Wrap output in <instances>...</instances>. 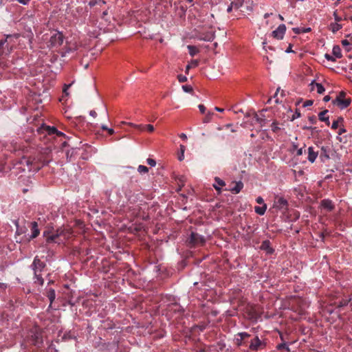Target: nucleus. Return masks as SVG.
<instances>
[{
  "instance_id": "1",
  "label": "nucleus",
  "mask_w": 352,
  "mask_h": 352,
  "mask_svg": "<svg viewBox=\"0 0 352 352\" xmlns=\"http://www.w3.org/2000/svg\"><path fill=\"white\" fill-rule=\"evenodd\" d=\"M187 243L190 248L202 246L206 243V239L204 236L197 232H192L187 240Z\"/></svg>"
},
{
  "instance_id": "2",
  "label": "nucleus",
  "mask_w": 352,
  "mask_h": 352,
  "mask_svg": "<svg viewBox=\"0 0 352 352\" xmlns=\"http://www.w3.org/2000/svg\"><path fill=\"white\" fill-rule=\"evenodd\" d=\"M65 232V230H63V228H59L54 231V233H52L51 235H49V230H45L43 232V236L45 237L47 243H57V239L60 236H62V235H64Z\"/></svg>"
},
{
  "instance_id": "3",
  "label": "nucleus",
  "mask_w": 352,
  "mask_h": 352,
  "mask_svg": "<svg viewBox=\"0 0 352 352\" xmlns=\"http://www.w3.org/2000/svg\"><path fill=\"white\" fill-rule=\"evenodd\" d=\"M65 232V230H63V228H59L54 231V233H52L51 235H49V230H45L43 232V236L45 237L47 243H57V239L60 236H62V235H64Z\"/></svg>"
},
{
  "instance_id": "4",
  "label": "nucleus",
  "mask_w": 352,
  "mask_h": 352,
  "mask_svg": "<svg viewBox=\"0 0 352 352\" xmlns=\"http://www.w3.org/2000/svg\"><path fill=\"white\" fill-rule=\"evenodd\" d=\"M65 232V230H63V228H59L54 231V233H52L51 235H49V230H45L43 232V236L45 237L47 243H57V239L60 236H62V235H64Z\"/></svg>"
},
{
  "instance_id": "5",
  "label": "nucleus",
  "mask_w": 352,
  "mask_h": 352,
  "mask_svg": "<svg viewBox=\"0 0 352 352\" xmlns=\"http://www.w3.org/2000/svg\"><path fill=\"white\" fill-rule=\"evenodd\" d=\"M39 133H45L48 135H56L58 137H65V135L61 132L58 131V129L55 126H50L45 124H43L38 130Z\"/></svg>"
},
{
  "instance_id": "6",
  "label": "nucleus",
  "mask_w": 352,
  "mask_h": 352,
  "mask_svg": "<svg viewBox=\"0 0 352 352\" xmlns=\"http://www.w3.org/2000/svg\"><path fill=\"white\" fill-rule=\"evenodd\" d=\"M266 346V342L264 340H261L258 336H255L251 340L249 345V349L253 351H257L258 350L264 349Z\"/></svg>"
},
{
  "instance_id": "7",
  "label": "nucleus",
  "mask_w": 352,
  "mask_h": 352,
  "mask_svg": "<svg viewBox=\"0 0 352 352\" xmlns=\"http://www.w3.org/2000/svg\"><path fill=\"white\" fill-rule=\"evenodd\" d=\"M45 263L42 261L38 256H36L34 258L33 262L30 265V268L32 270L33 272H35L36 273V272H42L45 268Z\"/></svg>"
},
{
  "instance_id": "8",
  "label": "nucleus",
  "mask_w": 352,
  "mask_h": 352,
  "mask_svg": "<svg viewBox=\"0 0 352 352\" xmlns=\"http://www.w3.org/2000/svg\"><path fill=\"white\" fill-rule=\"evenodd\" d=\"M30 340L31 343L35 346H36L38 349L41 348V346H43V340L41 332H32V335L30 336Z\"/></svg>"
},
{
  "instance_id": "9",
  "label": "nucleus",
  "mask_w": 352,
  "mask_h": 352,
  "mask_svg": "<svg viewBox=\"0 0 352 352\" xmlns=\"http://www.w3.org/2000/svg\"><path fill=\"white\" fill-rule=\"evenodd\" d=\"M64 36L61 32H56L50 39V45L53 47L60 46L63 43Z\"/></svg>"
},
{
  "instance_id": "10",
  "label": "nucleus",
  "mask_w": 352,
  "mask_h": 352,
  "mask_svg": "<svg viewBox=\"0 0 352 352\" xmlns=\"http://www.w3.org/2000/svg\"><path fill=\"white\" fill-rule=\"evenodd\" d=\"M250 337L247 332H239L234 336V342L237 346H241L245 344V340Z\"/></svg>"
},
{
  "instance_id": "11",
  "label": "nucleus",
  "mask_w": 352,
  "mask_h": 352,
  "mask_svg": "<svg viewBox=\"0 0 352 352\" xmlns=\"http://www.w3.org/2000/svg\"><path fill=\"white\" fill-rule=\"evenodd\" d=\"M286 32V26L285 24H280L278 27L272 32V36L276 39H283Z\"/></svg>"
},
{
  "instance_id": "12",
  "label": "nucleus",
  "mask_w": 352,
  "mask_h": 352,
  "mask_svg": "<svg viewBox=\"0 0 352 352\" xmlns=\"http://www.w3.org/2000/svg\"><path fill=\"white\" fill-rule=\"evenodd\" d=\"M168 311L170 314H177L178 317L182 316L184 311V309L177 303H173L168 306Z\"/></svg>"
},
{
  "instance_id": "13",
  "label": "nucleus",
  "mask_w": 352,
  "mask_h": 352,
  "mask_svg": "<svg viewBox=\"0 0 352 352\" xmlns=\"http://www.w3.org/2000/svg\"><path fill=\"white\" fill-rule=\"evenodd\" d=\"M351 99L350 98H343L342 100H340V98H336L333 101V103L334 104H336L341 109L347 108L351 104Z\"/></svg>"
},
{
  "instance_id": "14",
  "label": "nucleus",
  "mask_w": 352,
  "mask_h": 352,
  "mask_svg": "<svg viewBox=\"0 0 352 352\" xmlns=\"http://www.w3.org/2000/svg\"><path fill=\"white\" fill-rule=\"evenodd\" d=\"M274 206L278 210H287L288 202L285 198L279 197L277 201L274 202Z\"/></svg>"
},
{
  "instance_id": "15",
  "label": "nucleus",
  "mask_w": 352,
  "mask_h": 352,
  "mask_svg": "<svg viewBox=\"0 0 352 352\" xmlns=\"http://www.w3.org/2000/svg\"><path fill=\"white\" fill-rule=\"evenodd\" d=\"M226 186V182L218 177H214V183L212 184L214 188L217 190L218 195L221 193V187Z\"/></svg>"
},
{
  "instance_id": "16",
  "label": "nucleus",
  "mask_w": 352,
  "mask_h": 352,
  "mask_svg": "<svg viewBox=\"0 0 352 352\" xmlns=\"http://www.w3.org/2000/svg\"><path fill=\"white\" fill-rule=\"evenodd\" d=\"M307 152H308V160L309 162H310L311 163H314L318 154H319V151H315V148L313 146H309L307 149Z\"/></svg>"
},
{
  "instance_id": "17",
  "label": "nucleus",
  "mask_w": 352,
  "mask_h": 352,
  "mask_svg": "<svg viewBox=\"0 0 352 352\" xmlns=\"http://www.w3.org/2000/svg\"><path fill=\"white\" fill-rule=\"evenodd\" d=\"M30 228L32 234L30 236V239H35L40 234V230L38 229V223L36 221H32L30 223Z\"/></svg>"
},
{
  "instance_id": "18",
  "label": "nucleus",
  "mask_w": 352,
  "mask_h": 352,
  "mask_svg": "<svg viewBox=\"0 0 352 352\" xmlns=\"http://www.w3.org/2000/svg\"><path fill=\"white\" fill-rule=\"evenodd\" d=\"M248 318L256 321L260 317L259 311L255 307H251L248 312Z\"/></svg>"
},
{
  "instance_id": "19",
  "label": "nucleus",
  "mask_w": 352,
  "mask_h": 352,
  "mask_svg": "<svg viewBox=\"0 0 352 352\" xmlns=\"http://www.w3.org/2000/svg\"><path fill=\"white\" fill-rule=\"evenodd\" d=\"M260 248L262 250L266 251L268 254H272L274 249L271 247V243L269 240H265L262 242Z\"/></svg>"
},
{
  "instance_id": "20",
  "label": "nucleus",
  "mask_w": 352,
  "mask_h": 352,
  "mask_svg": "<svg viewBox=\"0 0 352 352\" xmlns=\"http://www.w3.org/2000/svg\"><path fill=\"white\" fill-rule=\"evenodd\" d=\"M329 149L328 147L322 146L319 152V155L322 162H324L329 159Z\"/></svg>"
},
{
  "instance_id": "21",
  "label": "nucleus",
  "mask_w": 352,
  "mask_h": 352,
  "mask_svg": "<svg viewBox=\"0 0 352 352\" xmlns=\"http://www.w3.org/2000/svg\"><path fill=\"white\" fill-rule=\"evenodd\" d=\"M33 273H34V278H33L34 283L37 284L39 286H43L44 284V279L42 276V274H41L42 272H36V273L35 272H33Z\"/></svg>"
},
{
  "instance_id": "22",
  "label": "nucleus",
  "mask_w": 352,
  "mask_h": 352,
  "mask_svg": "<svg viewBox=\"0 0 352 352\" xmlns=\"http://www.w3.org/2000/svg\"><path fill=\"white\" fill-rule=\"evenodd\" d=\"M321 206L329 212L332 211L334 209V205L330 199L322 200Z\"/></svg>"
},
{
  "instance_id": "23",
  "label": "nucleus",
  "mask_w": 352,
  "mask_h": 352,
  "mask_svg": "<svg viewBox=\"0 0 352 352\" xmlns=\"http://www.w3.org/2000/svg\"><path fill=\"white\" fill-rule=\"evenodd\" d=\"M215 38V32L213 31L208 32L203 34L199 38L200 40L204 41H212Z\"/></svg>"
},
{
  "instance_id": "24",
  "label": "nucleus",
  "mask_w": 352,
  "mask_h": 352,
  "mask_svg": "<svg viewBox=\"0 0 352 352\" xmlns=\"http://www.w3.org/2000/svg\"><path fill=\"white\" fill-rule=\"evenodd\" d=\"M310 86H311V90L313 91L315 89V88L316 89V91H317V93L319 94H322L324 91H325V89L324 87H323V85L320 83H318V82H314V81L310 84Z\"/></svg>"
},
{
  "instance_id": "25",
  "label": "nucleus",
  "mask_w": 352,
  "mask_h": 352,
  "mask_svg": "<svg viewBox=\"0 0 352 352\" xmlns=\"http://www.w3.org/2000/svg\"><path fill=\"white\" fill-rule=\"evenodd\" d=\"M243 184L242 182L239 181V182L235 183V185L234 187H232L230 189H226V190H230L232 193L238 194L243 189Z\"/></svg>"
},
{
  "instance_id": "26",
  "label": "nucleus",
  "mask_w": 352,
  "mask_h": 352,
  "mask_svg": "<svg viewBox=\"0 0 352 352\" xmlns=\"http://www.w3.org/2000/svg\"><path fill=\"white\" fill-rule=\"evenodd\" d=\"M253 118L258 124H260L261 127H263L267 123V120L265 119V116H259L256 113H254Z\"/></svg>"
},
{
  "instance_id": "27",
  "label": "nucleus",
  "mask_w": 352,
  "mask_h": 352,
  "mask_svg": "<svg viewBox=\"0 0 352 352\" xmlns=\"http://www.w3.org/2000/svg\"><path fill=\"white\" fill-rule=\"evenodd\" d=\"M45 294L46 296L48 298L51 305L56 298L55 290L52 288L47 289Z\"/></svg>"
},
{
  "instance_id": "28",
  "label": "nucleus",
  "mask_w": 352,
  "mask_h": 352,
  "mask_svg": "<svg viewBox=\"0 0 352 352\" xmlns=\"http://www.w3.org/2000/svg\"><path fill=\"white\" fill-rule=\"evenodd\" d=\"M279 93H280V98H283L285 96V91L280 90V87H278L276 89V93L274 94V95L273 96L274 98L275 99L276 103H277V104L282 102V100H280V97L278 96Z\"/></svg>"
},
{
  "instance_id": "29",
  "label": "nucleus",
  "mask_w": 352,
  "mask_h": 352,
  "mask_svg": "<svg viewBox=\"0 0 352 352\" xmlns=\"http://www.w3.org/2000/svg\"><path fill=\"white\" fill-rule=\"evenodd\" d=\"M328 113V110H324L319 113L318 114V118L320 121L324 122L327 125L330 124L329 116H326L327 113Z\"/></svg>"
},
{
  "instance_id": "30",
  "label": "nucleus",
  "mask_w": 352,
  "mask_h": 352,
  "mask_svg": "<svg viewBox=\"0 0 352 352\" xmlns=\"http://www.w3.org/2000/svg\"><path fill=\"white\" fill-rule=\"evenodd\" d=\"M342 28V25L338 23H331L329 29L331 30L333 33H336L338 31L341 30Z\"/></svg>"
},
{
  "instance_id": "31",
  "label": "nucleus",
  "mask_w": 352,
  "mask_h": 352,
  "mask_svg": "<svg viewBox=\"0 0 352 352\" xmlns=\"http://www.w3.org/2000/svg\"><path fill=\"white\" fill-rule=\"evenodd\" d=\"M199 61L198 60H192L186 67L185 72L188 73V71L191 68H195L198 67Z\"/></svg>"
},
{
  "instance_id": "32",
  "label": "nucleus",
  "mask_w": 352,
  "mask_h": 352,
  "mask_svg": "<svg viewBox=\"0 0 352 352\" xmlns=\"http://www.w3.org/2000/svg\"><path fill=\"white\" fill-rule=\"evenodd\" d=\"M332 53L333 55L336 57V58H340L342 56L341 49L339 45L333 46Z\"/></svg>"
},
{
  "instance_id": "33",
  "label": "nucleus",
  "mask_w": 352,
  "mask_h": 352,
  "mask_svg": "<svg viewBox=\"0 0 352 352\" xmlns=\"http://www.w3.org/2000/svg\"><path fill=\"white\" fill-rule=\"evenodd\" d=\"M271 129L273 133H278L281 131L279 122L276 120H274L271 124Z\"/></svg>"
},
{
  "instance_id": "34",
  "label": "nucleus",
  "mask_w": 352,
  "mask_h": 352,
  "mask_svg": "<svg viewBox=\"0 0 352 352\" xmlns=\"http://www.w3.org/2000/svg\"><path fill=\"white\" fill-rule=\"evenodd\" d=\"M266 209H267V206L265 204L261 207L256 206L254 208V210H255L256 213H257L259 215H263L266 211Z\"/></svg>"
},
{
  "instance_id": "35",
  "label": "nucleus",
  "mask_w": 352,
  "mask_h": 352,
  "mask_svg": "<svg viewBox=\"0 0 352 352\" xmlns=\"http://www.w3.org/2000/svg\"><path fill=\"white\" fill-rule=\"evenodd\" d=\"M121 124H126V122H122ZM127 124L135 127L137 129H138L140 131H146V124H133V123H131V122L127 123Z\"/></svg>"
},
{
  "instance_id": "36",
  "label": "nucleus",
  "mask_w": 352,
  "mask_h": 352,
  "mask_svg": "<svg viewBox=\"0 0 352 352\" xmlns=\"http://www.w3.org/2000/svg\"><path fill=\"white\" fill-rule=\"evenodd\" d=\"M20 164H22V165L25 164L27 166L29 171H31L32 170V168L31 167L32 163L28 158L23 157L20 161Z\"/></svg>"
},
{
  "instance_id": "37",
  "label": "nucleus",
  "mask_w": 352,
  "mask_h": 352,
  "mask_svg": "<svg viewBox=\"0 0 352 352\" xmlns=\"http://www.w3.org/2000/svg\"><path fill=\"white\" fill-rule=\"evenodd\" d=\"M188 52H189V54L191 56H194L195 55H196L197 53H199V50L197 49V47L196 46H194V45H188Z\"/></svg>"
},
{
  "instance_id": "38",
  "label": "nucleus",
  "mask_w": 352,
  "mask_h": 352,
  "mask_svg": "<svg viewBox=\"0 0 352 352\" xmlns=\"http://www.w3.org/2000/svg\"><path fill=\"white\" fill-rule=\"evenodd\" d=\"M11 35H7L6 38L0 41V56L4 53L3 46L7 43V39L10 37Z\"/></svg>"
},
{
  "instance_id": "39",
  "label": "nucleus",
  "mask_w": 352,
  "mask_h": 352,
  "mask_svg": "<svg viewBox=\"0 0 352 352\" xmlns=\"http://www.w3.org/2000/svg\"><path fill=\"white\" fill-rule=\"evenodd\" d=\"M276 349L278 350L285 349L287 352L290 351L288 344L285 342H283L282 343L278 344L276 346Z\"/></svg>"
},
{
  "instance_id": "40",
  "label": "nucleus",
  "mask_w": 352,
  "mask_h": 352,
  "mask_svg": "<svg viewBox=\"0 0 352 352\" xmlns=\"http://www.w3.org/2000/svg\"><path fill=\"white\" fill-rule=\"evenodd\" d=\"M243 0H236L232 1L231 4L233 6L234 9H239L243 6Z\"/></svg>"
},
{
  "instance_id": "41",
  "label": "nucleus",
  "mask_w": 352,
  "mask_h": 352,
  "mask_svg": "<svg viewBox=\"0 0 352 352\" xmlns=\"http://www.w3.org/2000/svg\"><path fill=\"white\" fill-rule=\"evenodd\" d=\"M343 122V118L342 117H339L337 120H334L331 124L332 129H337L339 126L340 122Z\"/></svg>"
},
{
  "instance_id": "42",
  "label": "nucleus",
  "mask_w": 352,
  "mask_h": 352,
  "mask_svg": "<svg viewBox=\"0 0 352 352\" xmlns=\"http://www.w3.org/2000/svg\"><path fill=\"white\" fill-rule=\"evenodd\" d=\"M212 116H213V113L208 112L206 113V115L205 116V117H204V118L203 120V122L204 123H208V122H210L211 120H212Z\"/></svg>"
},
{
  "instance_id": "43",
  "label": "nucleus",
  "mask_w": 352,
  "mask_h": 352,
  "mask_svg": "<svg viewBox=\"0 0 352 352\" xmlns=\"http://www.w3.org/2000/svg\"><path fill=\"white\" fill-rule=\"evenodd\" d=\"M138 170L140 173H146L148 172V168L144 165H140L138 168Z\"/></svg>"
},
{
  "instance_id": "44",
  "label": "nucleus",
  "mask_w": 352,
  "mask_h": 352,
  "mask_svg": "<svg viewBox=\"0 0 352 352\" xmlns=\"http://www.w3.org/2000/svg\"><path fill=\"white\" fill-rule=\"evenodd\" d=\"M350 300H351L350 298L349 299H342L341 301L339 302L338 306L339 307H345L349 304Z\"/></svg>"
},
{
  "instance_id": "45",
  "label": "nucleus",
  "mask_w": 352,
  "mask_h": 352,
  "mask_svg": "<svg viewBox=\"0 0 352 352\" xmlns=\"http://www.w3.org/2000/svg\"><path fill=\"white\" fill-rule=\"evenodd\" d=\"M63 230H65V234L62 235V236H63L64 239L69 238L70 236V235L72 234V230L70 228H68V229L63 228Z\"/></svg>"
},
{
  "instance_id": "46",
  "label": "nucleus",
  "mask_w": 352,
  "mask_h": 352,
  "mask_svg": "<svg viewBox=\"0 0 352 352\" xmlns=\"http://www.w3.org/2000/svg\"><path fill=\"white\" fill-rule=\"evenodd\" d=\"M182 89L185 92H187V93H191L193 91L192 87L190 85H183L182 86Z\"/></svg>"
},
{
  "instance_id": "47",
  "label": "nucleus",
  "mask_w": 352,
  "mask_h": 352,
  "mask_svg": "<svg viewBox=\"0 0 352 352\" xmlns=\"http://www.w3.org/2000/svg\"><path fill=\"white\" fill-rule=\"evenodd\" d=\"M146 162H147V164H148L149 166H152V167H153V166H155L156 165V162H155V160H153V159H151V158H148V159L146 160Z\"/></svg>"
},
{
  "instance_id": "48",
  "label": "nucleus",
  "mask_w": 352,
  "mask_h": 352,
  "mask_svg": "<svg viewBox=\"0 0 352 352\" xmlns=\"http://www.w3.org/2000/svg\"><path fill=\"white\" fill-rule=\"evenodd\" d=\"M333 15L336 23H339L342 20V17L338 16L337 11H335Z\"/></svg>"
},
{
  "instance_id": "49",
  "label": "nucleus",
  "mask_w": 352,
  "mask_h": 352,
  "mask_svg": "<svg viewBox=\"0 0 352 352\" xmlns=\"http://www.w3.org/2000/svg\"><path fill=\"white\" fill-rule=\"evenodd\" d=\"M177 79H178L179 82H184L187 81L186 76L182 75V74H179L177 76Z\"/></svg>"
},
{
  "instance_id": "50",
  "label": "nucleus",
  "mask_w": 352,
  "mask_h": 352,
  "mask_svg": "<svg viewBox=\"0 0 352 352\" xmlns=\"http://www.w3.org/2000/svg\"><path fill=\"white\" fill-rule=\"evenodd\" d=\"M324 57L327 60H330V61H332V62H335L336 61V57L333 56H331L329 54H325L324 55Z\"/></svg>"
},
{
  "instance_id": "51",
  "label": "nucleus",
  "mask_w": 352,
  "mask_h": 352,
  "mask_svg": "<svg viewBox=\"0 0 352 352\" xmlns=\"http://www.w3.org/2000/svg\"><path fill=\"white\" fill-rule=\"evenodd\" d=\"M313 103H314V101L312 100H307L304 102L303 107H307L311 106L313 104Z\"/></svg>"
},
{
  "instance_id": "52",
  "label": "nucleus",
  "mask_w": 352,
  "mask_h": 352,
  "mask_svg": "<svg viewBox=\"0 0 352 352\" xmlns=\"http://www.w3.org/2000/svg\"><path fill=\"white\" fill-rule=\"evenodd\" d=\"M300 117V113L298 110H296L294 114L292 116V120H294L295 119Z\"/></svg>"
},
{
  "instance_id": "53",
  "label": "nucleus",
  "mask_w": 352,
  "mask_h": 352,
  "mask_svg": "<svg viewBox=\"0 0 352 352\" xmlns=\"http://www.w3.org/2000/svg\"><path fill=\"white\" fill-rule=\"evenodd\" d=\"M8 287V285L6 283L0 282V292H4Z\"/></svg>"
},
{
  "instance_id": "54",
  "label": "nucleus",
  "mask_w": 352,
  "mask_h": 352,
  "mask_svg": "<svg viewBox=\"0 0 352 352\" xmlns=\"http://www.w3.org/2000/svg\"><path fill=\"white\" fill-rule=\"evenodd\" d=\"M345 96H346V93L344 91H342L337 96L336 98H340V100H342L343 98H346Z\"/></svg>"
},
{
  "instance_id": "55",
  "label": "nucleus",
  "mask_w": 352,
  "mask_h": 352,
  "mask_svg": "<svg viewBox=\"0 0 352 352\" xmlns=\"http://www.w3.org/2000/svg\"><path fill=\"white\" fill-rule=\"evenodd\" d=\"M198 108L201 113H205L206 108L204 104H199Z\"/></svg>"
},
{
  "instance_id": "56",
  "label": "nucleus",
  "mask_w": 352,
  "mask_h": 352,
  "mask_svg": "<svg viewBox=\"0 0 352 352\" xmlns=\"http://www.w3.org/2000/svg\"><path fill=\"white\" fill-rule=\"evenodd\" d=\"M146 130L151 133L154 131V126L152 124H146Z\"/></svg>"
},
{
  "instance_id": "57",
  "label": "nucleus",
  "mask_w": 352,
  "mask_h": 352,
  "mask_svg": "<svg viewBox=\"0 0 352 352\" xmlns=\"http://www.w3.org/2000/svg\"><path fill=\"white\" fill-rule=\"evenodd\" d=\"M71 86V84L69 85H64V88H63V93L66 95V96H68L69 95V93L67 91L69 87Z\"/></svg>"
},
{
  "instance_id": "58",
  "label": "nucleus",
  "mask_w": 352,
  "mask_h": 352,
  "mask_svg": "<svg viewBox=\"0 0 352 352\" xmlns=\"http://www.w3.org/2000/svg\"><path fill=\"white\" fill-rule=\"evenodd\" d=\"M342 44L343 46H347V45H352V43L349 42L346 39H344V40L342 41Z\"/></svg>"
},
{
  "instance_id": "59",
  "label": "nucleus",
  "mask_w": 352,
  "mask_h": 352,
  "mask_svg": "<svg viewBox=\"0 0 352 352\" xmlns=\"http://www.w3.org/2000/svg\"><path fill=\"white\" fill-rule=\"evenodd\" d=\"M98 3V0H90L89 2V6L90 7H94Z\"/></svg>"
},
{
  "instance_id": "60",
  "label": "nucleus",
  "mask_w": 352,
  "mask_h": 352,
  "mask_svg": "<svg viewBox=\"0 0 352 352\" xmlns=\"http://www.w3.org/2000/svg\"><path fill=\"white\" fill-rule=\"evenodd\" d=\"M256 202L259 204H264V200L261 197H258L256 199Z\"/></svg>"
},
{
  "instance_id": "61",
  "label": "nucleus",
  "mask_w": 352,
  "mask_h": 352,
  "mask_svg": "<svg viewBox=\"0 0 352 352\" xmlns=\"http://www.w3.org/2000/svg\"><path fill=\"white\" fill-rule=\"evenodd\" d=\"M20 3L23 5H28L30 0H17Z\"/></svg>"
},
{
  "instance_id": "62",
  "label": "nucleus",
  "mask_w": 352,
  "mask_h": 352,
  "mask_svg": "<svg viewBox=\"0 0 352 352\" xmlns=\"http://www.w3.org/2000/svg\"><path fill=\"white\" fill-rule=\"evenodd\" d=\"M302 153H303V148H302L297 149L296 155L300 156V155H302Z\"/></svg>"
},
{
  "instance_id": "63",
  "label": "nucleus",
  "mask_w": 352,
  "mask_h": 352,
  "mask_svg": "<svg viewBox=\"0 0 352 352\" xmlns=\"http://www.w3.org/2000/svg\"><path fill=\"white\" fill-rule=\"evenodd\" d=\"M345 132H346V129H345L344 127H342V128H340V129H339V131H338V135H342V134L344 133Z\"/></svg>"
},
{
  "instance_id": "64",
  "label": "nucleus",
  "mask_w": 352,
  "mask_h": 352,
  "mask_svg": "<svg viewBox=\"0 0 352 352\" xmlns=\"http://www.w3.org/2000/svg\"><path fill=\"white\" fill-rule=\"evenodd\" d=\"M309 121H310L312 124L315 123V122H316V117H315V116H310V117H309Z\"/></svg>"
}]
</instances>
